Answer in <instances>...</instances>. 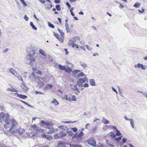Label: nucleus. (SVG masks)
Listing matches in <instances>:
<instances>
[{"instance_id":"44","label":"nucleus","mask_w":147,"mask_h":147,"mask_svg":"<svg viewBox=\"0 0 147 147\" xmlns=\"http://www.w3.org/2000/svg\"><path fill=\"white\" fill-rule=\"evenodd\" d=\"M41 137L42 138H46L47 139H48V140L49 139L48 137H47V135L45 134H43L42 136Z\"/></svg>"},{"instance_id":"3","label":"nucleus","mask_w":147,"mask_h":147,"mask_svg":"<svg viewBox=\"0 0 147 147\" xmlns=\"http://www.w3.org/2000/svg\"><path fill=\"white\" fill-rule=\"evenodd\" d=\"M35 51L33 50L30 52L29 54L27 55V59L30 61V62H28L29 65L33 66V63L32 62H34L36 60V57L35 55Z\"/></svg>"},{"instance_id":"60","label":"nucleus","mask_w":147,"mask_h":147,"mask_svg":"<svg viewBox=\"0 0 147 147\" xmlns=\"http://www.w3.org/2000/svg\"><path fill=\"white\" fill-rule=\"evenodd\" d=\"M27 72H24V73L23 74V77L24 78H26L27 76L26 74H27Z\"/></svg>"},{"instance_id":"19","label":"nucleus","mask_w":147,"mask_h":147,"mask_svg":"<svg viewBox=\"0 0 147 147\" xmlns=\"http://www.w3.org/2000/svg\"><path fill=\"white\" fill-rule=\"evenodd\" d=\"M129 121L131 127L134 128V123L133 119H130Z\"/></svg>"},{"instance_id":"61","label":"nucleus","mask_w":147,"mask_h":147,"mask_svg":"<svg viewBox=\"0 0 147 147\" xmlns=\"http://www.w3.org/2000/svg\"><path fill=\"white\" fill-rule=\"evenodd\" d=\"M54 2L56 4L59 3L60 2V1L59 0H55Z\"/></svg>"},{"instance_id":"36","label":"nucleus","mask_w":147,"mask_h":147,"mask_svg":"<svg viewBox=\"0 0 147 147\" xmlns=\"http://www.w3.org/2000/svg\"><path fill=\"white\" fill-rule=\"evenodd\" d=\"M57 30H58V31L59 32V33L61 35V36H63L64 33L63 32V31H62V30H61L60 29H58Z\"/></svg>"},{"instance_id":"40","label":"nucleus","mask_w":147,"mask_h":147,"mask_svg":"<svg viewBox=\"0 0 147 147\" xmlns=\"http://www.w3.org/2000/svg\"><path fill=\"white\" fill-rule=\"evenodd\" d=\"M16 77H17L19 80H20L23 82V80L21 76H20V75H17Z\"/></svg>"},{"instance_id":"53","label":"nucleus","mask_w":147,"mask_h":147,"mask_svg":"<svg viewBox=\"0 0 147 147\" xmlns=\"http://www.w3.org/2000/svg\"><path fill=\"white\" fill-rule=\"evenodd\" d=\"M47 6H48V7H47L46 9H47V8H48V9H51V8L52 7H53V5H52L51 4H50V5H47Z\"/></svg>"},{"instance_id":"21","label":"nucleus","mask_w":147,"mask_h":147,"mask_svg":"<svg viewBox=\"0 0 147 147\" xmlns=\"http://www.w3.org/2000/svg\"><path fill=\"white\" fill-rule=\"evenodd\" d=\"M44 85V83L43 82H39L38 83V86L39 88H42Z\"/></svg>"},{"instance_id":"25","label":"nucleus","mask_w":147,"mask_h":147,"mask_svg":"<svg viewBox=\"0 0 147 147\" xmlns=\"http://www.w3.org/2000/svg\"><path fill=\"white\" fill-rule=\"evenodd\" d=\"M6 90L7 91L13 92H16L17 91L16 90L12 88H8Z\"/></svg>"},{"instance_id":"29","label":"nucleus","mask_w":147,"mask_h":147,"mask_svg":"<svg viewBox=\"0 0 147 147\" xmlns=\"http://www.w3.org/2000/svg\"><path fill=\"white\" fill-rule=\"evenodd\" d=\"M76 84L78 86V87L79 88L82 87L83 86L82 83L81 82L79 81L78 80Z\"/></svg>"},{"instance_id":"48","label":"nucleus","mask_w":147,"mask_h":147,"mask_svg":"<svg viewBox=\"0 0 147 147\" xmlns=\"http://www.w3.org/2000/svg\"><path fill=\"white\" fill-rule=\"evenodd\" d=\"M71 129L74 132H76L78 131V129L76 127L72 128H71Z\"/></svg>"},{"instance_id":"8","label":"nucleus","mask_w":147,"mask_h":147,"mask_svg":"<svg viewBox=\"0 0 147 147\" xmlns=\"http://www.w3.org/2000/svg\"><path fill=\"white\" fill-rule=\"evenodd\" d=\"M88 143L89 144L94 147H96V141L93 138H90L88 141Z\"/></svg>"},{"instance_id":"42","label":"nucleus","mask_w":147,"mask_h":147,"mask_svg":"<svg viewBox=\"0 0 147 147\" xmlns=\"http://www.w3.org/2000/svg\"><path fill=\"white\" fill-rule=\"evenodd\" d=\"M85 46H86V48L89 51H91L92 49V47H90L88 45H86Z\"/></svg>"},{"instance_id":"51","label":"nucleus","mask_w":147,"mask_h":147,"mask_svg":"<svg viewBox=\"0 0 147 147\" xmlns=\"http://www.w3.org/2000/svg\"><path fill=\"white\" fill-rule=\"evenodd\" d=\"M146 67L144 65H143V64H142L141 65V68L143 70H145L146 69Z\"/></svg>"},{"instance_id":"26","label":"nucleus","mask_w":147,"mask_h":147,"mask_svg":"<svg viewBox=\"0 0 147 147\" xmlns=\"http://www.w3.org/2000/svg\"><path fill=\"white\" fill-rule=\"evenodd\" d=\"M58 67L59 69L61 70H66V67L65 66H63L61 64L58 65Z\"/></svg>"},{"instance_id":"15","label":"nucleus","mask_w":147,"mask_h":147,"mask_svg":"<svg viewBox=\"0 0 147 147\" xmlns=\"http://www.w3.org/2000/svg\"><path fill=\"white\" fill-rule=\"evenodd\" d=\"M102 122L103 123L105 124H107L110 123L109 121L108 120H107V119L105 118L104 117H103L102 118Z\"/></svg>"},{"instance_id":"22","label":"nucleus","mask_w":147,"mask_h":147,"mask_svg":"<svg viewBox=\"0 0 147 147\" xmlns=\"http://www.w3.org/2000/svg\"><path fill=\"white\" fill-rule=\"evenodd\" d=\"M80 65L83 67L84 69H86L87 67V65L86 64L84 63L80 62Z\"/></svg>"},{"instance_id":"34","label":"nucleus","mask_w":147,"mask_h":147,"mask_svg":"<svg viewBox=\"0 0 147 147\" xmlns=\"http://www.w3.org/2000/svg\"><path fill=\"white\" fill-rule=\"evenodd\" d=\"M55 7L57 10L59 11L61 10V8L60 5H56Z\"/></svg>"},{"instance_id":"6","label":"nucleus","mask_w":147,"mask_h":147,"mask_svg":"<svg viewBox=\"0 0 147 147\" xmlns=\"http://www.w3.org/2000/svg\"><path fill=\"white\" fill-rule=\"evenodd\" d=\"M66 135V134L64 131H62L54 135V137L55 139H59L65 136Z\"/></svg>"},{"instance_id":"5","label":"nucleus","mask_w":147,"mask_h":147,"mask_svg":"<svg viewBox=\"0 0 147 147\" xmlns=\"http://www.w3.org/2000/svg\"><path fill=\"white\" fill-rule=\"evenodd\" d=\"M84 135V133L82 131H80L79 133H76L73 136L72 139L76 138L77 139H79V140L81 139V138Z\"/></svg>"},{"instance_id":"20","label":"nucleus","mask_w":147,"mask_h":147,"mask_svg":"<svg viewBox=\"0 0 147 147\" xmlns=\"http://www.w3.org/2000/svg\"><path fill=\"white\" fill-rule=\"evenodd\" d=\"M66 144L64 142H61L59 144L57 147H66Z\"/></svg>"},{"instance_id":"35","label":"nucleus","mask_w":147,"mask_h":147,"mask_svg":"<svg viewBox=\"0 0 147 147\" xmlns=\"http://www.w3.org/2000/svg\"><path fill=\"white\" fill-rule=\"evenodd\" d=\"M142 64L140 63H138L137 64L135 65H134V67L135 68H140L141 67Z\"/></svg>"},{"instance_id":"13","label":"nucleus","mask_w":147,"mask_h":147,"mask_svg":"<svg viewBox=\"0 0 147 147\" xmlns=\"http://www.w3.org/2000/svg\"><path fill=\"white\" fill-rule=\"evenodd\" d=\"M22 85L21 86V87L22 89L24 91H26L29 89V88L28 87H27L26 85L24 84L23 83H22Z\"/></svg>"},{"instance_id":"11","label":"nucleus","mask_w":147,"mask_h":147,"mask_svg":"<svg viewBox=\"0 0 147 147\" xmlns=\"http://www.w3.org/2000/svg\"><path fill=\"white\" fill-rule=\"evenodd\" d=\"M9 70L11 73L15 76L18 75V74L17 71L13 68H10Z\"/></svg>"},{"instance_id":"37","label":"nucleus","mask_w":147,"mask_h":147,"mask_svg":"<svg viewBox=\"0 0 147 147\" xmlns=\"http://www.w3.org/2000/svg\"><path fill=\"white\" fill-rule=\"evenodd\" d=\"M21 3L25 7L27 6V5L24 0H20Z\"/></svg>"},{"instance_id":"58","label":"nucleus","mask_w":147,"mask_h":147,"mask_svg":"<svg viewBox=\"0 0 147 147\" xmlns=\"http://www.w3.org/2000/svg\"><path fill=\"white\" fill-rule=\"evenodd\" d=\"M48 127H47V128L49 129H53V127H52V124L51 123V125L48 126Z\"/></svg>"},{"instance_id":"27","label":"nucleus","mask_w":147,"mask_h":147,"mask_svg":"<svg viewBox=\"0 0 147 147\" xmlns=\"http://www.w3.org/2000/svg\"><path fill=\"white\" fill-rule=\"evenodd\" d=\"M32 69L35 71V72L36 73L40 75H41L42 74L41 71L38 70H37L36 69L33 68H32Z\"/></svg>"},{"instance_id":"49","label":"nucleus","mask_w":147,"mask_h":147,"mask_svg":"<svg viewBox=\"0 0 147 147\" xmlns=\"http://www.w3.org/2000/svg\"><path fill=\"white\" fill-rule=\"evenodd\" d=\"M53 35L56 37L57 38H58L59 37V34L54 32H53Z\"/></svg>"},{"instance_id":"64","label":"nucleus","mask_w":147,"mask_h":147,"mask_svg":"<svg viewBox=\"0 0 147 147\" xmlns=\"http://www.w3.org/2000/svg\"><path fill=\"white\" fill-rule=\"evenodd\" d=\"M96 146L97 147H104L103 145L102 144H101L99 145H97Z\"/></svg>"},{"instance_id":"46","label":"nucleus","mask_w":147,"mask_h":147,"mask_svg":"<svg viewBox=\"0 0 147 147\" xmlns=\"http://www.w3.org/2000/svg\"><path fill=\"white\" fill-rule=\"evenodd\" d=\"M122 137V136H121L120 137H119V138H115V140L117 141H119L121 139Z\"/></svg>"},{"instance_id":"43","label":"nucleus","mask_w":147,"mask_h":147,"mask_svg":"<svg viewBox=\"0 0 147 147\" xmlns=\"http://www.w3.org/2000/svg\"><path fill=\"white\" fill-rule=\"evenodd\" d=\"M67 133L69 135V136H72L73 133H72L71 131H67Z\"/></svg>"},{"instance_id":"28","label":"nucleus","mask_w":147,"mask_h":147,"mask_svg":"<svg viewBox=\"0 0 147 147\" xmlns=\"http://www.w3.org/2000/svg\"><path fill=\"white\" fill-rule=\"evenodd\" d=\"M30 26L33 29H34L35 30H37V28L34 25V24H33V23L32 22H30Z\"/></svg>"},{"instance_id":"56","label":"nucleus","mask_w":147,"mask_h":147,"mask_svg":"<svg viewBox=\"0 0 147 147\" xmlns=\"http://www.w3.org/2000/svg\"><path fill=\"white\" fill-rule=\"evenodd\" d=\"M41 79L43 80V81L45 82H46L47 79L45 77H42L41 78Z\"/></svg>"},{"instance_id":"33","label":"nucleus","mask_w":147,"mask_h":147,"mask_svg":"<svg viewBox=\"0 0 147 147\" xmlns=\"http://www.w3.org/2000/svg\"><path fill=\"white\" fill-rule=\"evenodd\" d=\"M140 5V4L138 3H136L134 5V7L136 8H139Z\"/></svg>"},{"instance_id":"32","label":"nucleus","mask_w":147,"mask_h":147,"mask_svg":"<svg viewBox=\"0 0 147 147\" xmlns=\"http://www.w3.org/2000/svg\"><path fill=\"white\" fill-rule=\"evenodd\" d=\"M39 53L43 55L44 56H46V55H45V52L43 50L40 49L39 50Z\"/></svg>"},{"instance_id":"63","label":"nucleus","mask_w":147,"mask_h":147,"mask_svg":"<svg viewBox=\"0 0 147 147\" xmlns=\"http://www.w3.org/2000/svg\"><path fill=\"white\" fill-rule=\"evenodd\" d=\"M54 131L53 130H51L49 131V132H48V134H52L54 132Z\"/></svg>"},{"instance_id":"14","label":"nucleus","mask_w":147,"mask_h":147,"mask_svg":"<svg viewBox=\"0 0 147 147\" xmlns=\"http://www.w3.org/2000/svg\"><path fill=\"white\" fill-rule=\"evenodd\" d=\"M16 94L18 97L21 98H22L23 99H25L27 98V96H26L24 95L19 94L18 93H17Z\"/></svg>"},{"instance_id":"41","label":"nucleus","mask_w":147,"mask_h":147,"mask_svg":"<svg viewBox=\"0 0 147 147\" xmlns=\"http://www.w3.org/2000/svg\"><path fill=\"white\" fill-rule=\"evenodd\" d=\"M84 46L82 47V46H79L78 47V49L80 50V49H82L84 51H86L85 49V48L84 47Z\"/></svg>"},{"instance_id":"23","label":"nucleus","mask_w":147,"mask_h":147,"mask_svg":"<svg viewBox=\"0 0 147 147\" xmlns=\"http://www.w3.org/2000/svg\"><path fill=\"white\" fill-rule=\"evenodd\" d=\"M59 42L62 43L64 41V37L63 36H61V37H59L58 38H57Z\"/></svg>"},{"instance_id":"7","label":"nucleus","mask_w":147,"mask_h":147,"mask_svg":"<svg viewBox=\"0 0 147 147\" xmlns=\"http://www.w3.org/2000/svg\"><path fill=\"white\" fill-rule=\"evenodd\" d=\"M40 125L43 127L47 128L48 126L51 125V123L49 122H46L42 120L40 123Z\"/></svg>"},{"instance_id":"45","label":"nucleus","mask_w":147,"mask_h":147,"mask_svg":"<svg viewBox=\"0 0 147 147\" xmlns=\"http://www.w3.org/2000/svg\"><path fill=\"white\" fill-rule=\"evenodd\" d=\"M84 75V74L83 72H81L78 75V76L80 77H81Z\"/></svg>"},{"instance_id":"18","label":"nucleus","mask_w":147,"mask_h":147,"mask_svg":"<svg viewBox=\"0 0 147 147\" xmlns=\"http://www.w3.org/2000/svg\"><path fill=\"white\" fill-rule=\"evenodd\" d=\"M51 102L53 104L55 105H57L59 104V103L57 101L55 98H53V100Z\"/></svg>"},{"instance_id":"30","label":"nucleus","mask_w":147,"mask_h":147,"mask_svg":"<svg viewBox=\"0 0 147 147\" xmlns=\"http://www.w3.org/2000/svg\"><path fill=\"white\" fill-rule=\"evenodd\" d=\"M86 77H84L83 78H81L79 79L78 80L79 81L81 82L82 83L85 82L86 80Z\"/></svg>"},{"instance_id":"9","label":"nucleus","mask_w":147,"mask_h":147,"mask_svg":"<svg viewBox=\"0 0 147 147\" xmlns=\"http://www.w3.org/2000/svg\"><path fill=\"white\" fill-rule=\"evenodd\" d=\"M32 127L34 129L37 131H41L43 132V130L42 129H40V128L37 126L35 124L33 125H31Z\"/></svg>"},{"instance_id":"39","label":"nucleus","mask_w":147,"mask_h":147,"mask_svg":"<svg viewBox=\"0 0 147 147\" xmlns=\"http://www.w3.org/2000/svg\"><path fill=\"white\" fill-rule=\"evenodd\" d=\"M48 24L49 26L50 27L53 28H54L55 27H54V26L53 24H52L50 23L49 22H48Z\"/></svg>"},{"instance_id":"24","label":"nucleus","mask_w":147,"mask_h":147,"mask_svg":"<svg viewBox=\"0 0 147 147\" xmlns=\"http://www.w3.org/2000/svg\"><path fill=\"white\" fill-rule=\"evenodd\" d=\"M59 42L62 43L64 41V37L63 36H61V37H59L58 38H57Z\"/></svg>"},{"instance_id":"12","label":"nucleus","mask_w":147,"mask_h":147,"mask_svg":"<svg viewBox=\"0 0 147 147\" xmlns=\"http://www.w3.org/2000/svg\"><path fill=\"white\" fill-rule=\"evenodd\" d=\"M29 78L33 82L35 81L36 79V76L34 73H32V74L30 76Z\"/></svg>"},{"instance_id":"47","label":"nucleus","mask_w":147,"mask_h":147,"mask_svg":"<svg viewBox=\"0 0 147 147\" xmlns=\"http://www.w3.org/2000/svg\"><path fill=\"white\" fill-rule=\"evenodd\" d=\"M116 131L117 132V133H116V135L117 136H119L121 135V134L120 132V131H119L118 129H116Z\"/></svg>"},{"instance_id":"10","label":"nucleus","mask_w":147,"mask_h":147,"mask_svg":"<svg viewBox=\"0 0 147 147\" xmlns=\"http://www.w3.org/2000/svg\"><path fill=\"white\" fill-rule=\"evenodd\" d=\"M70 87L71 89L73 90L76 91L78 93H80V92L78 88L77 87V85L76 84L75 85H71Z\"/></svg>"},{"instance_id":"62","label":"nucleus","mask_w":147,"mask_h":147,"mask_svg":"<svg viewBox=\"0 0 147 147\" xmlns=\"http://www.w3.org/2000/svg\"><path fill=\"white\" fill-rule=\"evenodd\" d=\"M70 147H77L78 145L76 144H72L71 145L70 144H69Z\"/></svg>"},{"instance_id":"50","label":"nucleus","mask_w":147,"mask_h":147,"mask_svg":"<svg viewBox=\"0 0 147 147\" xmlns=\"http://www.w3.org/2000/svg\"><path fill=\"white\" fill-rule=\"evenodd\" d=\"M80 71V70H75L73 71V72L75 74H78Z\"/></svg>"},{"instance_id":"55","label":"nucleus","mask_w":147,"mask_h":147,"mask_svg":"<svg viewBox=\"0 0 147 147\" xmlns=\"http://www.w3.org/2000/svg\"><path fill=\"white\" fill-rule=\"evenodd\" d=\"M8 50L9 49H8L6 48L3 50V52L4 53H6L8 51Z\"/></svg>"},{"instance_id":"52","label":"nucleus","mask_w":147,"mask_h":147,"mask_svg":"<svg viewBox=\"0 0 147 147\" xmlns=\"http://www.w3.org/2000/svg\"><path fill=\"white\" fill-rule=\"evenodd\" d=\"M112 137V138H115L116 135L114 134L113 132H111V134L110 135Z\"/></svg>"},{"instance_id":"54","label":"nucleus","mask_w":147,"mask_h":147,"mask_svg":"<svg viewBox=\"0 0 147 147\" xmlns=\"http://www.w3.org/2000/svg\"><path fill=\"white\" fill-rule=\"evenodd\" d=\"M127 140V139L126 138H123V139H122V141L123 143H125L126 142Z\"/></svg>"},{"instance_id":"59","label":"nucleus","mask_w":147,"mask_h":147,"mask_svg":"<svg viewBox=\"0 0 147 147\" xmlns=\"http://www.w3.org/2000/svg\"><path fill=\"white\" fill-rule=\"evenodd\" d=\"M24 19L26 20V21H27L28 20L29 18L26 15H25L24 17Z\"/></svg>"},{"instance_id":"38","label":"nucleus","mask_w":147,"mask_h":147,"mask_svg":"<svg viewBox=\"0 0 147 147\" xmlns=\"http://www.w3.org/2000/svg\"><path fill=\"white\" fill-rule=\"evenodd\" d=\"M71 100L72 101H76V97L74 95L71 96Z\"/></svg>"},{"instance_id":"17","label":"nucleus","mask_w":147,"mask_h":147,"mask_svg":"<svg viewBox=\"0 0 147 147\" xmlns=\"http://www.w3.org/2000/svg\"><path fill=\"white\" fill-rule=\"evenodd\" d=\"M89 82L90 85L92 86H95V82L94 79H90L89 80Z\"/></svg>"},{"instance_id":"16","label":"nucleus","mask_w":147,"mask_h":147,"mask_svg":"<svg viewBox=\"0 0 147 147\" xmlns=\"http://www.w3.org/2000/svg\"><path fill=\"white\" fill-rule=\"evenodd\" d=\"M25 132V129L21 128H20L17 129V132H19L20 134H22Z\"/></svg>"},{"instance_id":"57","label":"nucleus","mask_w":147,"mask_h":147,"mask_svg":"<svg viewBox=\"0 0 147 147\" xmlns=\"http://www.w3.org/2000/svg\"><path fill=\"white\" fill-rule=\"evenodd\" d=\"M66 5L67 6L69 9H70V8H71V6L68 2H67L66 3Z\"/></svg>"},{"instance_id":"31","label":"nucleus","mask_w":147,"mask_h":147,"mask_svg":"<svg viewBox=\"0 0 147 147\" xmlns=\"http://www.w3.org/2000/svg\"><path fill=\"white\" fill-rule=\"evenodd\" d=\"M65 70L66 72L69 73L72 71L71 69L69 67H67V69H66V70Z\"/></svg>"},{"instance_id":"2","label":"nucleus","mask_w":147,"mask_h":147,"mask_svg":"<svg viewBox=\"0 0 147 147\" xmlns=\"http://www.w3.org/2000/svg\"><path fill=\"white\" fill-rule=\"evenodd\" d=\"M10 123L11 124H9V125H7L5 128H9V131L12 133H17L18 129H16V127L17 124L16 121L14 119H12L10 120Z\"/></svg>"},{"instance_id":"4","label":"nucleus","mask_w":147,"mask_h":147,"mask_svg":"<svg viewBox=\"0 0 147 147\" xmlns=\"http://www.w3.org/2000/svg\"><path fill=\"white\" fill-rule=\"evenodd\" d=\"M78 38V39H79V38L78 37H74V38L70 39L69 41L68 44L71 46L72 47H74V46H76L77 48H78V46L76 44H74V43L76 41V39Z\"/></svg>"},{"instance_id":"1","label":"nucleus","mask_w":147,"mask_h":147,"mask_svg":"<svg viewBox=\"0 0 147 147\" xmlns=\"http://www.w3.org/2000/svg\"><path fill=\"white\" fill-rule=\"evenodd\" d=\"M10 116L8 113H5L3 112H1L0 113V122L2 123L3 122H6L4 126L5 127L7 125H9V124H11L10 123Z\"/></svg>"}]
</instances>
